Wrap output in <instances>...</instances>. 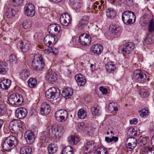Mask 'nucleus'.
<instances>
[{
    "label": "nucleus",
    "instance_id": "1",
    "mask_svg": "<svg viewBox=\"0 0 154 154\" xmlns=\"http://www.w3.org/2000/svg\"><path fill=\"white\" fill-rule=\"evenodd\" d=\"M60 129L51 126L48 127L47 131L41 133L39 138L40 142L42 143H47L48 140L46 136L48 135L51 136L54 139H58L61 136L63 131V127H60Z\"/></svg>",
    "mask_w": 154,
    "mask_h": 154
},
{
    "label": "nucleus",
    "instance_id": "2",
    "mask_svg": "<svg viewBox=\"0 0 154 154\" xmlns=\"http://www.w3.org/2000/svg\"><path fill=\"white\" fill-rule=\"evenodd\" d=\"M136 19L135 15L131 11H126L122 14V20L124 23L126 25H131L134 23Z\"/></svg>",
    "mask_w": 154,
    "mask_h": 154
},
{
    "label": "nucleus",
    "instance_id": "3",
    "mask_svg": "<svg viewBox=\"0 0 154 154\" xmlns=\"http://www.w3.org/2000/svg\"><path fill=\"white\" fill-rule=\"evenodd\" d=\"M17 143L16 137L10 136L5 140L2 146L3 149L6 151H9L14 147Z\"/></svg>",
    "mask_w": 154,
    "mask_h": 154
},
{
    "label": "nucleus",
    "instance_id": "4",
    "mask_svg": "<svg viewBox=\"0 0 154 154\" xmlns=\"http://www.w3.org/2000/svg\"><path fill=\"white\" fill-rule=\"evenodd\" d=\"M44 63L41 55L37 54L34 56L32 62V65L34 69L38 71L41 70L44 66Z\"/></svg>",
    "mask_w": 154,
    "mask_h": 154
},
{
    "label": "nucleus",
    "instance_id": "5",
    "mask_svg": "<svg viewBox=\"0 0 154 154\" xmlns=\"http://www.w3.org/2000/svg\"><path fill=\"white\" fill-rule=\"evenodd\" d=\"M23 122L18 119H15L11 121L9 124V128L11 132L16 133L22 128Z\"/></svg>",
    "mask_w": 154,
    "mask_h": 154
},
{
    "label": "nucleus",
    "instance_id": "6",
    "mask_svg": "<svg viewBox=\"0 0 154 154\" xmlns=\"http://www.w3.org/2000/svg\"><path fill=\"white\" fill-rule=\"evenodd\" d=\"M58 90L54 87L49 88L45 92V97L46 98L50 101H53L56 100L59 97V94Z\"/></svg>",
    "mask_w": 154,
    "mask_h": 154
},
{
    "label": "nucleus",
    "instance_id": "7",
    "mask_svg": "<svg viewBox=\"0 0 154 154\" xmlns=\"http://www.w3.org/2000/svg\"><path fill=\"white\" fill-rule=\"evenodd\" d=\"M55 38L53 36L50 35H48L45 37L44 38V42L45 45L48 48L44 50V52L45 54H49L53 52L52 46H53V43L52 42L54 41Z\"/></svg>",
    "mask_w": 154,
    "mask_h": 154
},
{
    "label": "nucleus",
    "instance_id": "8",
    "mask_svg": "<svg viewBox=\"0 0 154 154\" xmlns=\"http://www.w3.org/2000/svg\"><path fill=\"white\" fill-rule=\"evenodd\" d=\"M133 79H137L140 82H147L149 80V78H147L146 75L142 71L137 69L133 72Z\"/></svg>",
    "mask_w": 154,
    "mask_h": 154
},
{
    "label": "nucleus",
    "instance_id": "9",
    "mask_svg": "<svg viewBox=\"0 0 154 154\" xmlns=\"http://www.w3.org/2000/svg\"><path fill=\"white\" fill-rule=\"evenodd\" d=\"M54 116L57 121L60 122H64L67 119L68 112L66 110L61 109L57 111L55 113Z\"/></svg>",
    "mask_w": 154,
    "mask_h": 154
},
{
    "label": "nucleus",
    "instance_id": "10",
    "mask_svg": "<svg viewBox=\"0 0 154 154\" xmlns=\"http://www.w3.org/2000/svg\"><path fill=\"white\" fill-rule=\"evenodd\" d=\"M137 140L134 137L128 138L125 142L127 149L130 151H132L137 145Z\"/></svg>",
    "mask_w": 154,
    "mask_h": 154
},
{
    "label": "nucleus",
    "instance_id": "11",
    "mask_svg": "<svg viewBox=\"0 0 154 154\" xmlns=\"http://www.w3.org/2000/svg\"><path fill=\"white\" fill-rule=\"evenodd\" d=\"M23 101V97L18 94H14L11 95L8 99L9 103L12 105L20 104L22 103Z\"/></svg>",
    "mask_w": 154,
    "mask_h": 154
},
{
    "label": "nucleus",
    "instance_id": "12",
    "mask_svg": "<svg viewBox=\"0 0 154 154\" xmlns=\"http://www.w3.org/2000/svg\"><path fill=\"white\" fill-rule=\"evenodd\" d=\"M96 144L93 140H89L87 142L86 144L84 145V153L87 154L93 152L96 148Z\"/></svg>",
    "mask_w": 154,
    "mask_h": 154
},
{
    "label": "nucleus",
    "instance_id": "13",
    "mask_svg": "<svg viewBox=\"0 0 154 154\" xmlns=\"http://www.w3.org/2000/svg\"><path fill=\"white\" fill-rule=\"evenodd\" d=\"M24 11L27 16L32 17L35 15V7L32 4L28 3L26 4L24 7Z\"/></svg>",
    "mask_w": 154,
    "mask_h": 154
},
{
    "label": "nucleus",
    "instance_id": "14",
    "mask_svg": "<svg viewBox=\"0 0 154 154\" xmlns=\"http://www.w3.org/2000/svg\"><path fill=\"white\" fill-rule=\"evenodd\" d=\"M91 37L88 35L84 33L82 34L79 37V42L82 45H89L91 41Z\"/></svg>",
    "mask_w": 154,
    "mask_h": 154
},
{
    "label": "nucleus",
    "instance_id": "15",
    "mask_svg": "<svg viewBox=\"0 0 154 154\" xmlns=\"http://www.w3.org/2000/svg\"><path fill=\"white\" fill-rule=\"evenodd\" d=\"M72 21L70 15L68 13H64L60 17V21L61 24L64 26H67Z\"/></svg>",
    "mask_w": 154,
    "mask_h": 154
},
{
    "label": "nucleus",
    "instance_id": "16",
    "mask_svg": "<svg viewBox=\"0 0 154 154\" xmlns=\"http://www.w3.org/2000/svg\"><path fill=\"white\" fill-rule=\"evenodd\" d=\"M24 137L28 144H32L35 140V134L30 131H27L25 132Z\"/></svg>",
    "mask_w": 154,
    "mask_h": 154
},
{
    "label": "nucleus",
    "instance_id": "17",
    "mask_svg": "<svg viewBox=\"0 0 154 154\" xmlns=\"http://www.w3.org/2000/svg\"><path fill=\"white\" fill-rule=\"evenodd\" d=\"M16 116L19 119L24 118L27 114V111L25 108L20 107L17 109L15 112Z\"/></svg>",
    "mask_w": 154,
    "mask_h": 154
},
{
    "label": "nucleus",
    "instance_id": "18",
    "mask_svg": "<svg viewBox=\"0 0 154 154\" xmlns=\"http://www.w3.org/2000/svg\"><path fill=\"white\" fill-rule=\"evenodd\" d=\"M52 69L49 70L47 73L46 79L49 83L51 84L56 81L57 78L56 74L51 71Z\"/></svg>",
    "mask_w": 154,
    "mask_h": 154
},
{
    "label": "nucleus",
    "instance_id": "19",
    "mask_svg": "<svg viewBox=\"0 0 154 154\" xmlns=\"http://www.w3.org/2000/svg\"><path fill=\"white\" fill-rule=\"evenodd\" d=\"M60 26L57 24H51L48 26V29L49 33H52L53 32H58L61 34L62 33V31L60 30Z\"/></svg>",
    "mask_w": 154,
    "mask_h": 154
},
{
    "label": "nucleus",
    "instance_id": "20",
    "mask_svg": "<svg viewBox=\"0 0 154 154\" xmlns=\"http://www.w3.org/2000/svg\"><path fill=\"white\" fill-rule=\"evenodd\" d=\"M75 79L79 86H84L86 82L85 77L81 74H77L75 76Z\"/></svg>",
    "mask_w": 154,
    "mask_h": 154
},
{
    "label": "nucleus",
    "instance_id": "21",
    "mask_svg": "<svg viewBox=\"0 0 154 154\" xmlns=\"http://www.w3.org/2000/svg\"><path fill=\"white\" fill-rule=\"evenodd\" d=\"M50 106L46 103H42L40 109V113L42 115H46L49 114L50 112Z\"/></svg>",
    "mask_w": 154,
    "mask_h": 154
},
{
    "label": "nucleus",
    "instance_id": "22",
    "mask_svg": "<svg viewBox=\"0 0 154 154\" xmlns=\"http://www.w3.org/2000/svg\"><path fill=\"white\" fill-rule=\"evenodd\" d=\"M134 49V46L132 43H126L122 49L123 53L124 54H129Z\"/></svg>",
    "mask_w": 154,
    "mask_h": 154
},
{
    "label": "nucleus",
    "instance_id": "23",
    "mask_svg": "<svg viewBox=\"0 0 154 154\" xmlns=\"http://www.w3.org/2000/svg\"><path fill=\"white\" fill-rule=\"evenodd\" d=\"M73 93V90L70 88H68L63 90L62 93L63 96L66 99L70 98Z\"/></svg>",
    "mask_w": 154,
    "mask_h": 154
},
{
    "label": "nucleus",
    "instance_id": "24",
    "mask_svg": "<svg viewBox=\"0 0 154 154\" xmlns=\"http://www.w3.org/2000/svg\"><path fill=\"white\" fill-rule=\"evenodd\" d=\"M103 49V47L100 45H93L91 48L92 52L97 54H100L102 51Z\"/></svg>",
    "mask_w": 154,
    "mask_h": 154
},
{
    "label": "nucleus",
    "instance_id": "25",
    "mask_svg": "<svg viewBox=\"0 0 154 154\" xmlns=\"http://www.w3.org/2000/svg\"><path fill=\"white\" fill-rule=\"evenodd\" d=\"M11 81L8 79L3 80L0 82V87L4 89H8L11 84Z\"/></svg>",
    "mask_w": 154,
    "mask_h": 154
},
{
    "label": "nucleus",
    "instance_id": "26",
    "mask_svg": "<svg viewBox=\"0 0 154 154\" xmlns=\"http://www.w3.org/2000/svg\"><path fill=\"white\" fill-rule=\"evenodd\" d=\"M106 69L109 73H112L116 70V68L113 62H108L105 65Z\"/></svg>",
    "mask_w": 154,
    "mask_h": 154
},
{
    "label": "nucleus",
    "instance_id": "27",
    "mask_svg": "<svg viewBox=\"0 0 154 154\" xmlns=\"http://www.w3.org/2000/svg\"><path fill=\"white\" fill-rule=\"evenodd\" d=\"M141 154H154V148L145 146L141 150Z\"/></svg>",
    "mask_w": 154,
    "mask_h": 154
},
{
    "label": "nucleus",
    "instance_id": "28",
    "mask_svg": "<svg viewBox=\"0 0 154 154\" xmlns=\"http://www.w3.org/2000/svg\"><path fill=\"white\" fill-rule=\"evenodd\" d=\"M118 104L115 102L110 103L109 104L108 109L110 112H114L118 110Z\"/></svg>",
    "mask_w": 154,
    "mask_h": 154
},
{
    "label": "nucleus",
    "instance_id": "29",
    "mask_svg": "<svg viewBox=\"0 0 154 154\" xmlns=\"http://www.w3.org/2000/svg\"><path fill=\"white\" fill-rule=\"evenodd\" d=\"M94 154H108V152L105 147L103 146H101L95 150Z\"/></svg>",
    "mask_w": 154,
    "mask_h": 154
},
{
    "label": "nucleus",
    "instance_id": "30",
    "mask_svg": "<svg viewBox=\"0 0 154 154\" xmlns=\"http://www.w3.org/2000/svg\"><path fill=\"white\" fill-rule=\"evenodd\" d=\"M57 146L54 144H51L49 145L48 147V152L49 154H53L57 151Z\"/></svg>",
    "mask_w": 154,
    "mask_h": 154
},
{
    "label": "nucleus",
    "instance_id": "31",
    "mask_svg": "<svg viewBox=\"0 0 154 154\" xmlns=\"http://www.w3.org/2000/svg\"><path fill=\"white\" fill-rule=\"evenodd\" d=\"M29 72L26 69H23L20 71L19 73V78L23 80L27 79L29 76Z\"/></svg>",
    "mask_w": 154,
    "mask_h": 154
},
{
    "label": "nucleus",
    "instance_id": "32",
    "mask_svg": "<svg viewBox=\"0 0 154 154\" xmlns=\"http://www.w3.org/2000/svg\"><path fill=\"white\" fill-rule=\"evenodd\" d=\"M32 152L31 148L29 146L23 147L20 150V154H30Z\"/></svg>",
    "mask_w": 154,
    "mask_h": 154
},
{
    "label": "nucleus",
    "instance_id": "33",
    "mask_svg": "<svg viewBox=\"0 0 154 154\" xmlns=\"http://www.w3.org/2000/svg\"><path fill=\"white\" fill-rule=\"evenodd\" d=\"M147 138L141 137L138 139V145L140 147H144L147 142Z\"/></svg>",
    "mask_w": 154,
    "mask_h": 154
},
{
    "label": "nucleus",
    "instance_id": "34",
    "mask_svg": "<svg viewBox=\"0 0 154 154\" xmlns=\"http://www.w3.org/2000/svg\"><path fill=\"white\" fill-rule=\"evenodd\" d=\"M15 14V11L11 8L8 9L5 12V15L7 17L10 18H12Z\"/></svg>",
    "mask_w": 154,
    "mask_h": 154
},
{
    "label": "nucleus",
    "instance_id": "35",
    "mask_svg": "<svg viewBox=\"0 0 154 154\" xmlns=\"http://www.w3.org/2000/svg\"><path fill=\"white\" fill-rule=\"evenodd\" d=\"M77 114L78 118L81 119H84L87 116L86 111L82 109L79 110Z\"/></svg>",
    "mask_w": 154,
    "mask_h": 154
},
{
    "label": "nucleus",
    "instance_id": "36",
    "mask_svg": "<svg viewBox=\"0 0 154 154\" xmlns=\"http://www.w3.org/2000/svg\"><path fill=\"white\" fill-rule=\"evenodd\" d=\"M106 15L109 18L112 19L116 16V12L111 8L108 9L106 10Z\"/></svg>",
    "mask_w": 154,
    "mask_h": 154
},
{
    "label": "nucleus",
    "instance_id": "37",
    "mask_svg": "<svg viewBox=\"0 0 154 154\" xmlns=\"http://www.w3.org/2000/svg\"><path fill=\"white\" fill-rule=\"evenodd\" d=\"M73 149L71 146L65 147L60 154H73Z\"/></svg>",
    "mask_w": 154,
    "mask_h": 154
},
{
    "label": "nucleus",
    "instance_id": "38",
    "mask_svg": "<svg viewBox=\"0 0 154 154\" xmlns=\"http://www.w3.org/2000/svg\"><path fill=\"white\" fill-rule=\"evenodd\" d=\"M79 140L78 138L75 136H71L68 137V141L70 144L73 145L76 144Z\"/></svg>",
    "mask_w": 154,
    "mask_h": 154
},
{
    "label": "nucleus",
    "instance_id": "39",
    "mask_svg": "<svg viewBox=\"0 0 154 154\" xmlns=\"http://www.w3.org/2000/svg\"><path fill=\"white\" fill-rule=\"evenodd\" d=\"M110 28L112 32L115 34L118 33L119 34L120 32L121 28L118 25L112 24L110 26Z\"/></svg>",
    "mask_w": 154,
    "mask_h": 154
},
{
    "label": "nucleus",
    "instance_id": "40",
    "mask_svg": "<svg viewBox=\"0 0 154 154\" xmlns=\"http://www.w3.org/2000/svg\"><path fill=\"white\" fill-rule=\"evenodd\" d=\"M28 84L30 88H33L35 87L37 84V81L34 78H31L28 80Z\"/></svg>",
    "mask_w": 154,
    "mask_h": 154
},
{
    "label": "nucleus",
    "instance_id": "41",
    "mask_svg": "<svg viewBox=\"0 0 154 154\" xmlns=\"http://www.w3.org/2000/svg\"><path fill=\"white\" fill-rule=\"evenodd\" d=\"M139 94L140 96L143 98L147 97L149 95V93L147 91L143 88L140 89Z\"/></svg>",
    "mask_w": 154,
    "mask_h": 154
},
{
    "label": "nucleus",
    "instance_id": "42",
    "mask_svg": "<svg viewBox=\"0 0 154 154\" xmlns=\"http://www.w3.org/2000/svg\"><path fill=\"white\" fill-rule=\"evenodd\" d=\"M127 134L130 136H136L137 135V131L135 129L131 128H129Z\"/></svg>",
    "mask_w": 154,
    "mask_h": 154
},
{
    "label": "nucleus",
    "instance_id": "43",
    "mask_svg": "<svg viewBox=\"0 0 154 154\" xmlns=\"http://www.w3.org/2000/svg\"><path fill=\"white\" fill-rule=\"evenodd\" d=\"M6 64L5 62L0 63V73L4 74L6 71Z\"/></svg>",
    "mask_w": 154,
    "mask_h": 154
},
{
    "label": "nucleus",
    "instance_id": "44",
    "mask_svg": "<svg viewBox=\"0 0 154 154\" xmlns=\"http://www.w3.org/2000/svg\"><path fill=\"white\" fill-rule=\"evenodd\" d=\"M152 36L151 34L147 35L145 38L144 39L145 42L148 44H151L152 42Z\"/></svg>",
    "mask_w": 154,
    "mask_h": 154
},
{
    "label": "nucleus",
    "instance_id": "45",
    "mask_svg": "<svg viewBox=\"0 0 154 154\" xmlns=\"http://www.w3.org/2000/svg\"><path fill=\"white\" fill-rule=\"evenodd\" d=\"M70 1L74 8H78L80 7L81 0H70Z\"/></svg>",
    "mask_w": 154,
    "mask_h": 154
},
{
    "label": "nucleus",
    "instance_id": "46",
    "mask_svg": "<svg viewBox=\"0 0 154 154\" xmlns=\"http://www.w3.org/2000/svg\"><path fill=\"white\" fill-rule=\"evenodd\" d=\"M148 30L150 32L154 31V22L153 19H151L148 25Z\"/></svg>",
    "mask_w": 154,
    "mask_h": 154
},
{
    "label": "nucleus",
    "instance_id": "47",
    "mask_svg": "<svg viewBox=\"0 0 154 154\" xmlns=\"http://www.w3.org/2000/svg\"><path fill=\"white\" fill-rule=\"evenodd\" d=\"M31 22L30 21L26 20L23 23V26L24 29H27L29 28L31 26Z\"/></svg>",
    "mask_w": 154,
    "mask_h": 154
},
{
    "label": "nucleus",
    "instance_id": "48",
    "mask_svg": "<svg viewBox=\"0 0 154 154\" xmlns=\"http://www.w3.org/2000/svg\"><path fill=\"white\" fill-rule=\"evenodd\" d=\"M30 48V44L28 41H24V45L23 46V48L22 50H23V51H26L28 50Z\"/></svg>",
    "mask_w": 154,
    "mask_h": 154
},
{
    "label": "nucleus",
    "instance_id": "49",
    "mask_svg": "<svg viewBox=\"0 0 154 154\" xmlns=\"http://www.w3.org/2000/svg\"><path fill=\"white\" fill-rule=\"evenodd\" d=\"M91 110L92 114L94 115L98 116L100 114V110L95 107H92Z\"/></svg>",
    "mask_w": 154,
    "mask_h": 154
},
{
    "label": "nucleus",
    "instance_id": "50",
    "mask_svg": "<svg viewBox=\"0 0 154 154\" xmlns=\"http://www.w3.org/2000/svg\"><path fill=\"white\" fill-rule=\"evenodd\" d=\"M5 107L3 102L0 103V115L2 116L4 113V110H5Z\"/></svg>",
    "mask_w": 154,
    "mask_h": 154
},
{
    "label": "nucleus",
    "instance_id": "51",
    "mask_svg": "<svg viewBox=\"0 0 154 154\" xmlns=\"http://www.w3.org/2000/svg\"><path fill=\"white\" fill-rule=\"evenodd\" d=\"M140 115L142 117H146V115H148V110L145 109H143L140 112Z\"/></svg>",
    "mask_w": 154,
    "mask_h": 154
},
{
    "label": "nucleus",
    "instance_id": "52",
    "mask_svg": "<svg viewBox=\"0 0 154 154\" xmlns=\"http://www.w3.org/2000/svg\"><path fill=\"white\" fill-rule=\"evenodd\" d=\"M88 23H79L77 25L78 27V29H82L87 27Z\"/></svg>",
    "mask_w": 154,
    "mask_h": 154
},
{
    "label": "nucleus",
    "instance_id": "53",
    "mask_svg": "<svg viewBox=\"0 0 154 154\" xmlns=\"http://www.w3.org/2000/svg\"><path fill=\"white\" fill-rule=\"evenodd\" d=\"M16 59L15 55L11 54L9 57V61L11 63H15L16 62Z\"/></svg>",
    "mask_w": 154,
    "mask_h": 154
},
{
    "label": "nucleus",
    "instance_id": "54",
    "mask_svg": "<svg viewBox=\"0 0 154 154\" xmlns=\"http://www.w3.org/2000/svg\"><path fill=\"white\" fill-rule=\"evenodd\" d=\"M133 0H125L124 3L128 7H131L133 5Z\"/></svg>",
    "mask_w": 154,
    "mask_h": 154
},
{
    "label": "nucleus",
    "instance_id": "55",
    "mask_svg": "<svg viewBox=\"0 0 154 154\" xmlns=\"http://www.w3.org/2000/svg\"><path fill=\"white\" fill-rule=\"evenodd\" d=\"M104 3L103 1H98L96 2L94 4L97 6L98 5V9H101L102 8H103V6H102V4Z\"/></svg>",
    "mask_w": 154,
    "mask_h": 154
},
{
    "label": "nucleus",
    "instance_id": "56",
    "mask_svg": "<svg viewBox=\"0 0 154 154\" xmlns=\"http://www.w3.org/2000/svg\"><path fill=\"white\" fill-rule=\"evenodd\" d=\"M24 45V41H22L21 40L17 44V46L18 48H19L21 50L23 49V46Z\"/></svg>",
    "mask_w": 154,
    "mask_h": 154
},
{
    "label": "nucleus",
    "instance_id": "57",
    "mask_svg": "<svg viewBox=\"0 0 154 154\" xmlns=\"http://www.w3.org/2000/svg\"><path fill=\"white\" fill-rule=\"evenodd\" d=\"M88 19L87 17L84 16L82 19L79 23H82L84 24V23H88Z\"/></svg>",
    "mask_w": 154,
    "mask_h": 154
},
{
    "label": "nucleus",
    "instance_id": "58",
    "mask_svg": "<svg viewBox=\"0 0 154 154\" xmlns=\"http://www.w3.org/2000/svg\"><path fill=\"white\" fill-rule=\"evenodd\" d=\"M12 1L14 5L16 6L20 5L23 2V0H12Z\"/></svg>",
    "mask_w": 154,
    "mask_h": 154
},
{
    "label": "nucleus",
    "instance_id": "59",
    "mask_svg": "<svg viewBox=\"0 0 154 154\" xmlns=\"http://www.w3.org/2000/svg\"><path fill=\"white\" fill-rule=\"evenodd\" d=\"M99 90L103 94H106L107 93V89L106 88H104L103 86L100 87Z\"/></svg>",
    "mask_w": 154,
    "mask_h": 154
},
{
    "label": "nucleus",
    "instance_id": "60",
    "mask_svg": "<svg viewBox=\"0 0 154 154\" xmlns=\"http://www.w3.org/2000/svg\"><path fill=\"white\" fill-rule=\"evenodd\" d=\"M138 122L137 119L136 118H134L132 120H130V122L131 125H136Z\"/></svg>",
    "mask_w": 154,
    "mask_h": 154
},
{
    "label": "nucleus",
    "instance_id": "61",
    "mask_svg": "<svg viewBox=\"0 0 154 154\" xmlns=\"http://www.w3.org/2000/svg\"><path fill=\"white\" fill-rule=\"evenodd\" d=\"M149 20L150 18L149 17H144L143 23H144L145 24H147L149 22Z\"/></svg>",
    "mask_w": 154,
    "mask_h": 154
},
{
    "label": "nucleus",
    "instance_id": "62",
    "mask_svg": "<svg viewBox=\"0 0 154 154\" xmlns=\"http://www.w3.org/2000/svg\"><path fill=\"white\" fill-rule=\"evenodd\" d=\"M52 49L53 52H52V53H53L55 55H57L58 54V51L57 49L52 48Z\"/></svg>",
    "mask_w": 154,
    "mask_h": 154
},
{
    "label": "nucleus",
    "instance_id": "63",
    "mask_svg": "<svg viewBox=\"0 0 154 154\" xmlns=\"http://www.w3.org/2000/svg\"><path fill=\"white\" fill-rule=\"evenodd\" d=\"M105 140L107 143H111L112 142V138H109L108 137H106L105 138Z\"/></svg>",
    "mask_w": 154,
    "mask_h": 154
},
{
    "label": "nucleus",
    "instance_id": "64",
    "mask_svg": "<svg viewBox=\"0 0 154 154\" xmlns=\"http://www.w3.org/2000/svg\"><path fill=\"white\" fill-rule=\"evenodd\" d=\"M111 138L112 142L114 141L115 142H117L118 140V138L117 137L113 136Z\"/></svg>",
    "mask_w": 154,
    "mask_h": 154
}]
</instances>
